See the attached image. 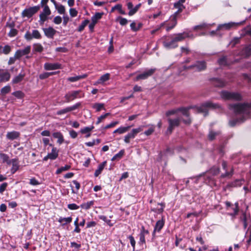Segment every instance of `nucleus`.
Masks as SVG:
<instances>
[{
  "instance_id": "nucleus-1",
  "label": "nucleus",
  "mask_w": 251,
  "mask_h": 251,
  "mask_svg": "<svg viewBox=\"0 0 251 251\" xmlns=\"http://www.w3.org/2000/svg\"><path fill=\"white\" fill-rule=\"evenodd\" d=\"M229 108L238 116L236 119L229 121V124L231 126L241 124L250 117L251 103L230 104Z\"/></svg>"
},
{
  "instance_id": "nucleus-2",
  "label": "nucleus",
  "mask_w": 251,
  "mask_h": 251,
  "mask_svg": "<svg viewBox=\"0 0 251 251\" xmlns=\"http://www.w3.org/2000/svg\"><path fill=\"white\" fill-rule=\"evenodd\" d=\"M174 8L177 9V11L175 12L173 16V25L171 27H168L167 28V31H169L170 30L173 28L177 24V16L178 15L182 12V11L185 8V6L182 3H180L177 2H175L174 4Z\"/></svg>"
},
{
  "instance_id": "nucleus-3",
  "label": "nucleus",
  "mask_w": 251,
  "mask_h": 251,
  "mask_svg": "<svg viewBox=\"0 0 251 251\" xmlns=\"http://www.w3.org/2000/svg\"><path fill=\"white\" fill-rule=\"evenodd\" d=\"M221 96L226 100H240L242 99V96L239 93L227 91H222Z\"/></svg>"
},
{
  "instance_id": "nucleus-4",
  "label": "nucleus",
  "mask_w": 251,
  "mask_h": 251,
  "mask_svg": "<svg viewBox=\"0 0 251 251\" xmlns=\"http://www.w3.org/2000/svg\"><path fill=\"white\" fill-rule=\"evenodd\" d=\"M219 107V105L217 104H214L211 102H206L199 107L197 110L199 113H203L204 116H205L207 114L208 108H216Z\"/></svg>"
},
{
  "instance_id": "nucleus-5",
  "label": "nucleus",
  "mask_w": 251,
  "mask_h": 251,
  "mask_svg": "<svg viewBox=\"0 0 251 251\" xmlns=\"http://www.w3.org/2000/svg\"><path fill=\"white\" fill-rule=\"evenodd\" d=\"M40 8V6L37 5L30 7L28 8H26L23 11L22 13V16L23 18L27 17L28 18H30L39 11Z\"/></svg>"
},
{
  "instance_id": "nucleus-6",
  "label": "nucleus",
  "mask_w": 251,
  "mask_h": 251,
  "mask_svg": "<svg viewBox=\"0 0 251 251\" xmlns=\"http://www.w3.org/2000/svg\"><path fill=\"white\" fill-rule=\"evenodd\" d=\"M244 23V21L235 23V22H230L228 23H226L224 24L220 25L217 28V30H229L231 28L236 27L239 25H243Z\"/></svg>"
},
{
  "instance_id": "nucleus-7",
  "label": "nucleus",
  "mask_w": 251,
  "mask_h": 251,
  "mask_svg": "<svg viewBox=\"0 0 251 251\" xmlns=\"http://www.w3.org/2000/svg\"><path fill=\"white\" fill-rule=\"evenodd\" d=\"M142 126H140L136 128L132 129L131 131L127 134L124 138V142L126 143H129L131 139H134L137 134L143 130Z\"/></svg>"
},
{
  "instance_id": "nucleus-8",
  "label": "nucleus",
  "mask_w": 251,
  "mask_h": 251,
  "mask_svg": "<svg viewBox=\"0 0 251 251\" xmlns=\"http://www.w3.org/2000/svg\"><path fill=\"white\" fill-rule=\"evenodd\" d=\"M81 93V91L80 90L72 91L71 92H69L65 96L66 101L67 102H69L77 98L83 97L84 96V94H83L82 96H80V94Z\"/></svg>"
},
{
  "instance_id": "nucleus-9",
  "label": "nucleus",
  "mask_w": 251,
  "mask_h": 251,
  "mask_svg": "<svg viewBox=\"0 0 251 251\" xmlns=\"http://www.w3.org/2000/svg\"><path fill=\"white\" fill-rule=\"evenodd\" d=\"M186 38H193L194 36L192 34H190L189 32H183L174 35L173 38L176 42L177 43L178 42H181L184 40Z\"/></svg>"
},
{
  "instance_id": "nucleus-10",
  "label": "nucleus",
  "mask_w": 251,
  "mask_h": 251,
  "mask_svg": "<svg viewBox=\"0 0 251 251\" xmlns=\"http://www.w3.org/2000/svg\"><path fill=\"white\" fill-rule=\"evenodd\" d=\"M168 121L169 123V126L168 127L167 132V133L171 134L174 128L179 126L180 119L179 118H176L174 119L169 118Z\"/></svg>"
},
{
  "instance_id": "nucleus-11",
  "label": "nucleus",
  "mask_w": 251,
  "mask_h": 251,
  "mask_svg": "<svg viewBox=\"0 0 251 251\" xmlns=\"http://www.w3.org/2000/svg\"><path fill=\"white\" fill-rule=\"evenodd\" d=\"M81 105V103L80 102L76 103L75 104H74L71 106L67 107L64 109L58 110L56 114L58 115H61L62 114H66L68 112H71L72 111H74V110L78 108L79 107H80Z\"/></svg>"
},
{
  "instance_id": "nucleus-12",
  "label": "nucleus",
  "mask_w": 251,
  "mask_h": 251,
  "mask_svg": "<svg viewBox=\"0 0 251 251\" xmlns=\"http://www.w3.org/2000/svg\"><path fill=\"white\" fill-rule=\"evenodd\" d=\"M194 66L196 71L201 72L206 70L207 64L204 60L197 61L194 63Z\"/></svg>"
},
{
  "instance_id": "nucleus-13",
  "label": "nucleus",
  "mask_w": 251,
  "mask_h": 251,
  "mask_svg": "<svg viewBox=\"0 0 251 251\" xmlns=\"http://www.w3.org/2000/svg\"><path fill=\"white\" fill-rule=\"evenodd\" d=\"M30 46H26L23 50H17L15 53V56L17 58V59H20L23 56L28 54L30 52Z\"/></svg>"
},
{
  "instance_id": "nucleus-14",
  "label": "nucleus",
  "mask_w": 251,
  "mask_h": 251,
  "mask_svg": "<svg viewBox=\"0 0 251 251\" xmlns=\"http://www.w3.org/2000/svg\"><path fill=\"white\" fill-rule=\"evenodd\" d=\"M155 69H149V70L144 72L143 73L137 75L136 78V80H139L140 79H145L147 78L148 77L152 75L155 72Z\"/></svg>"
},
{
  "instance_id": "nucleus-15",
  "label": "nucleus",
  "mask_w": 251,
  "mask_h": 251,
  "mask_svg": "<svg viewBox=\"0 0 251 251\" xmlns=\"http://www.w3.org/2000/svg\"><path fill=\"white\" fill-rule=\"evenodd\" d=\"M164 47L167 49H174L178 47V44L176 42L173 37L171 41H164L163 42Z\"/></svg>"
},
{
  "instance_id": "nucleus-16",
  "label": "nucleus",
  "mask_w": 251,
  "mask_h": 251,
  "mask_svg": "<svg viewBox=\"0 0 251 251\" xmlns=\"http://www.w3.org/2000/svg\"><path fill=\"white\" fill-rule=\"evenodd\" d=\"M141 6V4H138L136 5L134 7H133V5L131 2H129L127 3V8L129 10L128 12L129 16H132L135 13L137 12L139 8Z\"/></svg>"
},
{
  "instance_id": "nucleus-17",
  "label": "nucleus",
  "mask_w": 251,
  "mask_h": 251,
  "mask_svg": "<svg viewBox=\"0 0 251 251\" xmlns=\"http://www.w3.org/2000/svg\"><path fill=\"white\" fill-rule=\"evenodd\" d=\"M44 68L46 70H54L61 68V65L58 63H46L44 64Z\"/></svg>"
},
{
  "instance_id": "nucleus-18",
  "label": "nucleus",
  "mask_w": 251,
  "mask_h": 251,
  "mask_svg": "<svg viewBox=\"0 0 251 251\" xmlns=\"http://www.w3.org/2000/svg\"><path fill=\"white\" fill-rule=\"evenodd\" d=\"M45 35L49 38H53L56 31L52 27H49L43 29Z\"/></svg>"
},
{
  "instance_id": "nucleus-19",
  "label": "nucleus",
  "mask_w": 251,
  "mask_h": 251,
  "mask_svg": "<svg viewBox=\"0 0 251 251\" xmlns=\"http://www.w3.org/2000/svg\"><path fill=\"white\" fill-rule=\"evenodd\" d=\"M164 225V221L163 219L157 221L152 233L153 236H155V233L156 232H159L160 231Z\"/></svg>"
},
{
  "instance_id": "nucleus-20",
  "label": "nucleus",
  "mask_w": 251,
  "mask_h": 251,
  "mask_svg": "<svg viewBox=\"0 0 251 251\" xmlns=\"http://www.w3.org/2000/svg\"><path fill=\"white\" fill-rule=\"evenodd\" d=\"M110 75L106 73L100 76V77L95 82V85L103 84L105 82L110 79Z\"/></svg>"
},
{
  "instance_id": "nucleus-21",
  "label": "nucleus",
  "mask_w": 251,
  "mask_h": 251,
  "mask_svg": "<svg viewBox=\"0 0 251 251\" xmlns=\"http://www.w3.org/2000/svg\"><path fill=\"white\" fill-rule=\"evenodd\" d=\"M179 111L182 112V115L187 118L186 120H184L183 121L185 124H190L191 122V119L189 117V113L188 112V109L187 108H179Z\"/></svg>"
},
{
  "instance_id": "nucleus-22",
  "label": "nucleus",
  "mask_w": 251,
  "mask_h": 251,
  "mask_svg": "<svg viewBox=\"0 0 251 251\" xmlns=\"http://www.w3.org/2000/svg\"><path fill=\"white\" fill-rule=\"evenodd\" d=\"M58 150L55 147H53L51 150V152L48 154V156L50 160H55L58 157Z\"/></svg>"
},
{
  "instance_id": "nucleus-23",
  "label": "nucleus",
  "mask_w": 251,
  "mask_h": 251,
  "mask_svg": "<svg viewBox=\"0 0 251 251\" xmlns=\"http://www.w3.org/2000/svg\"><path fill=\"white\" fill-rule=\"evenodd\" d=\"M20 136V133L16 131H13L11 132H8L6 134V138L8 139L13 140L19 138Z\"/></svg>"
},
{
  "instance_id": "nucleus-24",
  "label": "nucleus",
  "mask_w": 251,
  "mask_h": 251,
  "mask_svg": "<svg viewBox=\"0 0 251 251\" xmlns=\"http://www.w3.org/2000/svg\"><path fill=\"white\" fill-rule=\"evenodd\" d=\"M11 75L9 73L6 71L2 73H0V82H7L9 80Z\"/></svg>"
},
{
  "instance_id": "nucleus-25",
  "label": "nucleus",
  "mask_w": 251,
  "mask_h": 251,
  "mask_svg": "<svg viewBox=\"0 0 251 251\" xmlns=\"http://www.w3.org/2000/svg\"><path fill=\"white\" fill-rule=\"evenodd\" d=\"M11 47L6 45L4 46H0V54H8L11 51Z\"/></svg>"
},
{
  "instance_id": "nucleus-26",
  "label": "nucleus",
  "mask_w": 251,
  "mask_h": 251,
  "mask_svg": "<svg viewBox=\"0 0 251 251\" xmlns=\"http://www.w3.org/2000/svg\"><path fill=\"white\" fill-rule=\"evenodd\" d=\"M12 165L11 172L12 174H14L19 168V164L17 159H12Z\"/></svg>"
},
{
  "instance_id": "nucleus-27",
  "label": "nucleus",
  "mask_w": 251,
  "mask_h": 251,
  "mask_svg": "<svg viewBox=\"0 0 251 251\" xmlns=\"http://www.w3.org/2000/svg\"><path fill=\"white\" fill-rule=\"evenodd\" d=\"M251 55V46L245 47L240 53V55L243 57H247Z\"/></svg>"
},
{
  "instance_id": "nucleus-28",
  "label": "nucleus",
  "mask_w": 251,
  "mask_h": 251,
  "mask_svg": "<svg viewBox=\"0 0 251 251\" xmlns=\"http://www.w3.org/2000/svg\"><path fill=\"white\" fill-rule=\"evenodd\" d=\"M52 136L54 138L57 139V143L59 144H61L64 142V138L62 134L60 132H54L52 134Z\"/></svg>"
},
{
  "instance_id": "nucleus-29",
  "label": "nucleus",
  "mask_w": 251,
  "mask_h": 251,
  "mask_svg": "<svg viewBox=\"0 0 251 251\" xmlns=\"http://www.w3.org/2000/svg\"><path fill=\"white\" fill-rule=\"evenodd\" d=\"M230 210L232 211V212L229 214L230 216H234L237 215L239 210L238 203L236 202L234 204L232 205V206L230 207Z\"/></svg>"
},
{
  "instance_id": "nucleus-30",
  "label": "nucleus",
  "mask_w": 251,
  "mask_h": 251,
  "mask_svg": "<svg viewBox=\"0 0 251 251\" xmlns=\"http://www.w3.org/2000/svg\"><path fill=\"white\" fill-rule=\"evenodd\" d=\"M106 164V161H104L98 166V168L95 171L94 176L96 177L100 175Z\"/></svg>"
},
{
  "instance_id": "nucleus-31",
  "label": "nucleus",
  "mask_w": 251,
  "mask_h": 251,
  "mask_svg": "<svg viewBox=\"0 0 251 251\" xmlns=\"http://www.w3.org/2000/svg\"><path fill=\"white\" fill-rule=\"evenodd\" d=\"M149 231L147 230H145L144 227L142 228V230L140 234V241H139V244H145L146 242L145 241V234H148Z\"/></svg>"
},
{
  "instance_id": "nucleus-32",
  "label": "nucleus",
  "mask_w": 251,
  "mask_h": 251,
  "mask_svg": "<svg viewBox=\"0 0 251 251\" xmlns=\"http://www.w3.org/2000/svg\"><path fill=\"white\" fill-rule=\"evenodd\" d=\"M72 221V218L71 217H67V218H63L60 217L58 220V222L61 224L62 226H65V225L71 223Z\"/></svg>"
},
{
  "instance_id": "nucleus-33",
  "label": "nucleus",
  "mask_w": 251,
  "mask_h": 251,
  "mask_svg": "<svg viewBox=\"0 0 251 251\" xmlns=\"http://www.w3.org/2000/svg\"><path fill=\"white\" fill-rule=\"evenodd\" d=\"M132 126H121L113 132L114 133H118L119 134H123L127 132Z\"/></svg>"
},
{
  "instance_id": "nucleus-34",
  "label": "nucleus",
  "mask_w": 251,
  "mask_h": 251,
  "mask_svg": "<svg viewBox=\"0 0 251 251\" xmlns=\"http://www.w3.org/2000/svg\"><path fill=\"white\" fill-rule=\"evenodd\" d=\"M87 76V75L84 74L83 75H80L73 77H70L68 78V80L70 82H75L81 79L85 78Z\"/></svg>"
},
{
  "instance_id": "nucleus-35",
  "label": "nucleus",
  "mask_w": 251,
  "mask_h": 251,
  "mask_svg": "<svg viewBox=\"0 0 251 251\" xmlns=\"http://www.w3.org/2000/svg\"><path fill=\"white\" fill-rule=\"evenodd\" d=\"M94 201H87L80 205V207L85 210H88L94 205Z\"/></svg>"
},
{
  "instance_id": "nucleus-36",
  "label": "nucleus",
  "mask_w": 251,
  "mask_h": 251,
  "mask_svg": "<svg viewBox=\"0 0 251 251\" xmlns=\"http://www.w3.org/2000/svg\"><path fill=\"white\" fill-rule=\"evenodd\" d=\"M218 63L221 66H226L229 65L230 62L227 60L226 57L223 56L218 60Z\"/></svg>"
},
{
  "instance_id": "nucleus-37",
  "label": "nucleus",
  "mask_w": 251,
  "mask_h": 251,
  "mask_svg": "<svg viewBox=\"0 0 251 251\" xmlns=\"http://www.w3.org/2000/svg\"><path fill=\"white\" fill-rule=\"evenodd\" d=\"M24 76V74L20 73L19 75L14 77V78L12 80V83L14 84H16L21 82L23 79Z\"/></svg>"
},
{
  "instance_id": "nucleus-38",
  "label": "nucleus",
  "mask_w": 251,
  "mask_h": 251,
  "mask_svg": "<svg viewBox=\"0 0 251 251\" xmlns=\"http://www.w3.org/2000/svg\"><path fill=\"white\" fill-rule=\"evenodd\" d=\"M56 10H57L58 13L60 14H63V15L66 14V10L65 6L62 4H58L56 7H55Z\"/></svg>"
},
{
  "instance_id": "nucleus-39",
  "label": "nucleus",
  "mask_w": 251,
  "mask_h": 251,
  "mask_svg": "<svg viewBox=\"0 0 251 251\" xmlns=\"http://www.w3.org/2000/svg\"><path fill=\"white\" fill-rule=\"evenodd\" d=\"M102 15L103 13H96L92 17V22L96 24L98 21L101 19Z\"/></svg>"
},
{
  "instance_id": "nucleus-40",
  "label": "nucleus",
  "mask_w": 251,
  "mask_h": 251,
  "mask_svg": "<svg viewBox=\"0 0 251 251\" xmlns=\"http://www.w3.org/2000/svg\"><path fill=\"white\" fill-rule=\"evenodd\" d=\"M92 107L96 109V111H100L101 109H104V104L100 103H95L93 104Z\"/></svg>"
},
{
  "instance_id": "nucleus-41",
  "label": "nucleus",
  "mask_w": 251,
  "mask_h": 251,
  "mask_svg": "<svg viewBox=\"0 0 251 251\" xmlns=\"http://www.w3.org/2000/svg\"><path fill=\"white\" fill-rule=\"evenodd\" d=\"M125 153L124 150H121L118 153L116 154L111 159L112 161L121 159Z\"/></svg>"
},
{
  "instance_id": "nucleus-42",
  "label": "nucleus",
  "mask_w": 251,
  "mask_h": 251,
  "mask_svg": "<svg viewBox=\"0 0 251 251\" xmlns=\"http://www.w3.org/2000/svg\"><path fill=\"white\" fill-rule=\"evenodd\" d=\"M94 128V126H86L84 127L83 128H81L80 130V132L82 134H86L90 133L93 129Z\"/></svg>"
},
{
  "instance_id": "nucleus-43",
  "label": "nucleus",
  "mask_w": 251,
  "mask_h": 251,
  "mask_svg": "<svg viewBox=\"0 0 251 251\" xmlns=\"http://www.w3.org/2000/svg\"><path fill=\"white\" fill-rule=\"evenodd\" d=\"M214 85L216 87H222L225 85V82L220 79H215L214 81Z\"/></svg>"
},
{
  "instance_id": "nucleus-44",
  "label": "nucleus",
  "mask_w": 251,
  "mask_h": 251,
  "mask_svg": "<svg viewBox=\"0 0 251 251\" xmlns=\"http://www.w3.org/2000/svg\"><path fill=\"white\" fill-rule=\"evenodd\" d=\"M220 134V132H214L213 131H210L208 134V139L210 140H213L215 139L216 136L219 135Z\"/></svg>"
},
{
  "instance_id": "nucleus-45",
  "label": "nucleus",
  "mask_w": 251,
  "mask_h": 251,
  "mask_svg": "<svg viewBox=\"0 0 251 251\" xmlns=\"http://www.w3.org/2000/svg\"><path fill=\"white\" fill-rule=\"evenodd\" d=\"M33 50L35 52H41L43 50V47L40 44H34L33 45Z\"/></svg>"
},
{
  "instance_id": "nucleus-46",
  "label": "nucleus",
  "mask_w": 251,
  "mask_h": 251,
  "mask_svg": "<svg viewBox=\"0 0 251 251\" xmlns=\"http://www.w3.org/2000/svg\"><path fill=\"white\" fill-rule=\"evenodd\" d=\"M99 218L100 220L104 221L110 226H113L114 224L111 222V221L110 220L107 219L106 216L104 215H100L99 216Z\"/></svg>"
},
{
  "instance_id": "nucleus-47",
  "label": "nucleus",
  "mask_w": 251,
  "mask_h": 251,
  "mask_svg": "<svg viewBox=\"0 0 251 251\" xmlns=\"http://www.w3.org/2000/svg\"><path fill=\"white\" fill-rule=\"evenodd\" d=\"M11 91V87L9 85H7L1 88L0 90V93L2 95H5L6 94L9 93Z\"/></svg>"
},
{
  "instance_id": "nucleus-48",
  "label": "nucleus",
  "mask_w": 251,
  "mask_h": 251,
  "mask_svg": "<svg viewBox=\"0 0 251 251\" xmlns=\"http://www.w3.org/2000/svg\"><path fill=\"white\" fill-rule=\"evenodd\" d=\"M142 25L141 23H139L138 25H136V24L135 22H132L130 24V27L133 31H136L138 30Z\"/></svg>"
},
{
  "instance_id": "nucleus-49",
  "label": "nucleus",
  "mask_w": 251,
  "mask_h": 251,
  "mask_svg": "<svg viewBox=\"0 0 251 251\" xmlns=\"http://www.w3.org/2000/svg\"><path fill=\"white\" fill-rule=\"evenodd\" d=\"M71 166L70 165H66L65 166L61 167L60 168L58 169L56 171V173L57 174H59L61 173L62 172L69 170Z\"/></svg>"
},
{
  "instance_id": "nucleus-50",
  "label": "nucleus",
  "mask_w": 251,
  "mask_h": 251,
  "mask_svg": "<svg viewBox=\"0 0 251 251\" xmlns=\"http://www.w3.org/2000/svg\"><path fill=\"white\" fill-rule=\"evenodd\" d=\"M89 23V21L87 19L84 20L82 22L81 25L79 26L78 28V31L79 32L82 31L85 27L88 25V24Z\"/></svg>"
},
{
  "instance_id": "nucleus-51",
  "label": "nucleus",
  "mask_w": 251,
  "mask_h": 251,
  "mask_svg": "<svg viewBox=\"0 0 251 251\" xmlns=\"http://www.w3.org/2000/svg\"><path fill=\"white\" fill-rule=\"evenodd\" d=\"M31 34L33 38L37 39L41 38V35L38 30H33Z\"/></svg>"
},
{
  "instance_id": "nucleus-52",
  "label": "nucleus",
  "mask_w": 251,
  "mask_h": 251,
  "mask_svg": "<svg viewBox=\"0 0 251 251\" xmlns=\"http://www.w3.org/2000/svg\"><path fill=\"white\" fill-rule=\"evenodd\" d=\"M48 16V15H46L43 13H41L39 15L40 20L39 21V22L40 24L43 25L44 23V22L47 20Z\"/></svg>"
},
{
  "instance_id": "nucleus-53",
  "label": "nucleus",
  "mask_w": 251,
  "mask_h": 251,
  "mask_svg": "<svg viewBox=\"0 0 251 251\" xmlns=\"http://www.w3.org/2000/svg\"><path fill=\"white\" fill-rule=\"evenodd\" d=\"M115 9H117L119 12L122 14H125V12L122 9V6L121 4H117L112 8L111 11H113Z\"/></svg>"
},
{
  "instance_id": "nucleus-54",
  "label": "nucleus",
  "mask_w": 251,
  "mask_h": 251,
  "mask_svg": "<svg viewBox=\"0 0 251 251\" xmlns=\"http://www.w3.org/2000/svg\"><path fill=\"white\" fill-rule=\"evenodd\" d=\"M53 74H54L53 72H50V73L45 72V73L40 74L39 75V78L41 79H44L48 78V77H49L50 76Z\"/></svg>"
},
{
  "instance_id": "nucleus-55",
  "label": "nucleus",
  "mask_w": 251,
  "mask_h": 251,
  "mask_svg": "<svg viewBox=\"0 0 251 251\" xmlns=\"http://www.w3.org/2000/svg\"><path fill=\"white\" fill-rule=\"evenodd\" d=\"M18 32V31L16 29L11 28L8 33V35L10 37H13L17 35Z\"/></svg>"
},
{
  "instance_id": "nucleus-56",
  "label": "nucleus",
  "mask_w": 251,
  "mask_h": 251,
  "mask_svg": "<svg viewBox=\"0 0 251 251\" xmlns=\"http://www.w3.org/2000/svg\"><path fill=\"white\" fill-rule=\"evenodd\" d=\"M73 183L75 184V187L76 188V191H75L73 189H72V193H77L78 190L79 189L80 185L79 183L76 180H73Z\"/></svg>"
},
{
  "instance_id": "nucleus-57",
  "label": "nucleus",
  "mask_w": 251,
  "mask_h": 251,
  "mask_svg": "<svg viewBox=\"0 0 251 251\" xmlns=\"http://www.w3.org/2000/svg\"><path fill=\"white\" fill-rule=\"evenodd\" d=\"M41 13H43L48 16L50 15L51 14V11L50 10L49 7L48 5H45V6L44 7L43 12Z\"/></svg>"
},
{
  "instance_id": "nucleus-58",
  "label": "nucleus",
  "mask_w": 251,
  "mask_h": 251,
  "mask_svg": "<svg viewBox=\"0 0 251 251\" xmlns=\"http://www.w3.org/2000/svg\"><path fill=\"white\" fill-rule=\"evenodd\" d=\"M110 115L109 113H106L104 115H101L98 118L96 124L98 125L102 122V121Z\"/></svg>"
},
{
  "instance_id": "nucleus-59",
  "label": "nucleus",
  "mask_w": 251,
  "mask_h": 251,
  "mask_svg": "<svg viewBox=\"0 0 251 251\" xmlns=\"http://www.w3.org/2000/svg\"><path fill=\"white\" fill-rule=\"evenodd\" d=\"M29 184L31 185L36 186L39 185L40 183L35 177H32L29 180Z\"/></svg>"
},
{
  "instance_id": "nucleus-60",
  "label": "nucleus",
  "mask_w": 251,
  "mask_h": 251,
  "mask_svg": "<svg viewBox=\"0 0 251 251\" xmlns=\"http://www.w3.org/2000/svg\"><path fill=\"white\" fill-rule=\"evenodd\" d=\"M0 158L2 159V163H5L9 158V156L4 153H0Z\"/></svg>"
},
{
  "instance_id": "nucleus-61",
  "label": "nucleus",
  "mask_w": 251,
  "mask_h": 251,
  "mask_svg": "<svg viewBox=\"0 0 251 251\" xmlns=\"http://www.w3.org/2000/svg\"><path fill=\"white\" fill-rule=\"evenodd\" d=\"M12 95L19 99H21L24 97V94L22 91H17L12 93Z\"/></svg>"
},
{
  "instance_id": "nucleus-62",
  "label": "nucleus",
  "mask_w": 251,
  "mask_h": 251,
  "mask_svg": "<svg viewBox=\"0 0 251 251\" xmlns=\"http://www.w3.org/2000/svg\"><path fill=\"white\" fill-rule=\"evenodd\" d=\"M208 25L206 24H202L198 25L195 26L194 27V30L202 29L203 28L207 27Z\"/></svg>"
},
{
  "instance_id": "nucleus-63",
  "label": "nucleus",
  "mask_w": 251,
  "mask_h": 251,
  "mask_svg": "<svg viewBox=\"0 0 251 251\" xmlns=\"http://www.w3.org/2000/svg\"><path fill=\"white\" fill-rule=\"evenodd\" d=\"M154 131V126H151V127L148 130H146L144 132V134L147 135L149 136L151 135Z\"/></svg>"
},
{
  "instance_id": "nucleus-64",
  "label": "nucleus",
  "mask_w": 251,
  "mask_h": 251,
  "mask_svg": "<svg viewBox=\"0 0 251 251\" xmlns=\"http://www.w3.org/2000/svg\"><path fill=\"white\" fill-rule=\"evenodd\" d=\"M128 239L130 240L131 245L133 247V251H134L135 247V244H136L135 240H134V237L131 235H130L128 236Z\"/></svg>"
}]
</instances>
